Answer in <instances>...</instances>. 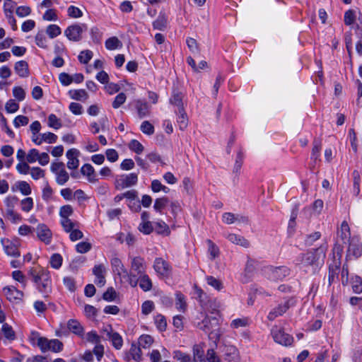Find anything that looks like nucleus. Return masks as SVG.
<instances>
[{
    "instance_id": "obj_50",
    "label": "nucleus",
    "mask_w": 362,
    "mask_h": 362,
    "mask_svg": "<svg viewBox=\"0 0 362 362\" xmlns=\"http://www.w3.org/2000/svg\"><path fill=\"white\" fill-rule=\"evenodd\" d=\"M177 309L181 311H185L187 307V303L183 294L178 293L176 294V303Z\"/></svg>"
},
{
    "instance_id": "obj_37",
    "label": "nucleus",
    "mask_w": 362,
    "mask_h": 362,
    "mask_svg": "<svg viewBox=\"0 0 362 362\" xmlns=\"http://www.w3.org/2000/svg\"><path fill=\"white\" fill-rule=\"evenodd\" d=\"M151 187L153 192H159L163 191L164 193L167 194L170 191V189L168 187L162 185L161 182L158 180H153L151 182Z\"/></svg>"
},
{
    "instance_id": "obj_2",
    "label": "nucleus",
    "mask_w": 362,
    "mask_h": 362,
    "mask_svg": "<svg viewBox=\"0 0 362 362\" xmlns=\"http://www.w3.org/2000/svg\"><path fill=\"white\" fill-rule=\"evenodd\" d=\"M32 281L35 284L37 291L44 297H47L52 291V279L49 272L42 267H32L28 272Z\"/></svg>"
},
{
    "instance_id": "obj_35",
    "label": "nucleus",
    "mask_w": 362,
    "mask_h": 362,
    "mask_svg": "<svg viewBox=\"0 0 362 362\" xmlns=\"http://www.w3.org/2000/svg\"><path fill=\"white\" fill-rule=\"evenodd\" d=\"M108 339L112 341V346L116 349H120L123 345V339L121 335L114 332L113 333H111V335L108 337Z\"/></svg>"
},
{
    "instance_id": "obj_52",
    "label": "nucleus",
    "mask_w": 362,
    "mask_h": 362,
    "mask_svg": "<svg viewBox=\"0 0 362 362\" xmlns=\"http://www.w3.org/2000/svg\"><path fill=\"white\" fill-rule=\"evenodd\" d=\"M57 136L52 132H45L43 134H41V140H42V143H47V144H54L57 140Z\"/></svg>"
},
{
    "instance_id": "obj_31",
    "label": "nucleus",
    "mask_w": 362,
    "mask_h": 362,
    "mask_svg": "<svg viewBox=\"0 0 362 362\" xmlns=\"http://www.w3.org/2000/svg\"><path fill=\"white\" fill-rule=\"evenodd\" d=\"M69 94L72 99L80 101H85L88 97L87 92L83 89L71 90Z\"/></svg>"
},
{
    "instance_id": "obj_44",
    "label": "nucleus",
    "mask_w": 362,
    "mask_h": 362,
    "mask_svg": "<svg viewBox=\"0 0 362 362\" xmlns=\"http://www.w3.org/2000/svg\"><path fill=\"white\" fill-rule=\"evenodd\" d=\"M129 354L134 361H139L141 359V346L132 344L129 349Z\"/></svg>"
},
{
    "instance_id": "obj_41",
    "label": "nucleus",
    "mask_w": 362,
    "mask_h": 362,
    "mask_svg": "<svg viewBox=\"0 0 362 362\" xmlns=\"http://www.w3.org/2000/svg\"><path fill=\"white\" fill-rule=\"evenodd\" d=\"M153 342V339L152 337L148 334L141 335L139 338V344L141 347L144 349L148 348Z\"/></svg>"
},
{
    "instance_id": "obj_14",
    "label": "nucleus",
    "mask_w": 362,
    "mask_h": 362,
    "mask_svg": "<svg viewBox=\"0 0 362 362\" xmlns=\"http://www.w3.org/2000/svg\"><path fill=\"white\" fill-rule=\"evenodd\" d=\"M222 221L226 224H232L234 223H237L238 224H247L248 223V218L247 216L230 212H226L223 214Z\"/></svg>"
},
{
    "instance_id": "obj_36",
    "label": "nucleus",
    "mask_w": 362,
    "mask_h": 362,
    "mask_svg": "<svg viewBox=\"0 0 362 362\" xmlns=\"http://www.w3.org/2000/svg\"><path fill=\"white\" fill-rule=\"evenodd\" d=\"M206 281L209 286L213 287L218 291H220L223 287L222 281L212 276H207L206 277Z\"/></svg>"
},
{
    "instance_id": "obj_19",
    "label": "nucleus",
    "mask_w": 362,
    "mask_h": 362,
    "mask_svg": "<svg viewBox=\"0 0 362 362\" xmlns=\"http://www.w3.org/2000/svg\"><path fill=\"white\" fill-rule=\"evenodd\" d=\"M1 243L3 245L4 252L7 255L13 257H19L21 255L17 244L13 243L8 239L4 238L1 240Z\"/></svg>"
},
{
    "instance_id": "obj_13",
    "label": "nucleus",
    "mask_w": 362,
    "mask_h": 362,
    "mask_svg": "<svg viewBox=\"0 0 362 362\" xmlns=\"http://www.w3.org/2000/svg\"><path fill=\"white\" fill-rule=\"evenodd\" d=\"M110 264L113 273L120 279L127 278V276H129L127 269L124 267L121 259L118 257H112L110 260Z\"/></svg>"
},
{
    "instance_id": "obj_40",
    "label": "nucleus",
    "mask_w": 362,
    "mask_h": 362,
    "mask_svg": "<svg viewBox=\"0 0 362 362\" xmlns=\"http://www.w3.org/2000/svg\"><path fill=\"white\" fill-rule=\"evenodd\" d=\"M16 187L23 195H29L31 194V188L30 185L25 181H19L16 183Z\"/></svg>"
},
{
    "instance_id": "obj_11",
    "label": "nucleus",
    "mask_w": 362,
    "mask_h": 362,
    "mask_svg": "<svg viewBox=\"0 0 362 362\" xmlns=\"http://www.w3.org/2000/svg\"><path fill=\"white\" fill-rule=\"evenodd\" d=\"M362 255V243L358 238L353 237L350 239L349 246L347 250L346 257L351 259L358 258Z\"/></svg>"
},
{
    "instance_id": "obj_18",
    "label": "nucleus",
    "mask_w": 362,
    "mask_h": 362,
    "mask_svg": "<svg viewBox=\"0 0 362 362\" xmlns=\"http://www.w3.org/2000/svg\"><path fill=\"white\" fill-rule=\"evenodd\" d=\"M79 151L76 148H71L67 151L66 156L68 159L67 168L70 170H76L79 165Z\"/></svg>"
},
{
    "instance_id": "obj_62",
    "label": "nucleus",
    "mask_w": 362,
    "mask_h": 362,
    "mask_svg": "<svg viewBox=\"0 0 362 362\" xmlns=\"http://www.w3.org/2000/svg\"><path fill=\"white\" fill-rule=\"evenodd\" d=\"M141 131L145 134L151 135L154 133V127L148 121H144L141 124Z\"/></svg>"
},
{
    "instance_id": "obj_55",
    "label": "nucleus",
    "mask_w": 362,
    "mask_h": 362,
    "mask_svg": "<svg viewBox=\"0 0 362 362\" xmlns=\"http://www.w3.org/2000/svg\"><path fill=\"white\" fill-rule=\"evenodd\" d=\"M22 211L29 212L33 207V200L31 197H27L21 201Z\"/></svg>"
},
{
    "instance_id": "obj_33",
    "label": "nucleus",
    "mask_w": 362,
    "mask_h": 362,
    "mask_svg": "<svg viewBox=\"0 0 362 362\" xmlns=\"http://www.w3.org/2000/svg\"><path fill=\"white\" fill-rule=\"evenodd\" d=\"M105 47L109 50H114L122 47V42L117 37H111L105 41Z\"/></svg>"
},
{
    "instance_id": "obj_20",
    "label": "nucleus",
    "mask_w": 362,
    "mask_h": 362,
    "mask_svg": "<svg viewBox=\"0 0 362 362\" xmlns=\"http://www.w3.org/2000/svg\"><path fill=\"white\" fill-rule=\"evenodd\" d=\"M224 237L233 244L238 245L245 248L250 246V242L242 235L230 233L224 234Z\"/></svg>"
},
{
    "instance_id": "obj_34",
    "label": "nucleus",
    "mask_w": 362,
    "mask_h": 362,
    "mask_svg": "<svg viewBox=\"0 0 362 362\" xmlns=\"http://www.w3.org/2000/svg\"><path fill=\"white\" fill-rule=\"evenodd\" d=\"M139 286L144 291H148L152 288L151 280L146 274L139 276Z\"/></svg>"
},
{
    "instance_id": "obj_38",
    "label": "nucleus",
    "mask_w": 362,
    "mask_h": 362,
    "mask_svg": "<svg viewBox=\"0 0 362 362\" xmlns=\"http://www.w3.org/2000/svg\"><path fill=\"white\" fill-rule=\"evenodd\" d=\"M46 33L50 38L53 39L62 33V30L57 25L52 24L47 27Z\"/></svg>"
},
{
    "instance_id": "obj_5",
    "label": "nucleus",
    "mask_w": 362,
    "mask_h": 362,
    "mask_svg": "<svg viewBox=\"0 0 362 362\" xmlns=\"http://www.w3.org/2000/svg\"><path fill=\"white\" fill-rule=\"evenodd\" d=\"M271 334L274 341L282 346H287L293 343V337L286 333L283 328L278 326H274L272 328Z\"/></svg>"
},
{
    "instance_id": "obj_61",
    "label": "nucleus",
    "mask_w": 362,
    "mask_h": 362,
    "mask_svg": "<svg viewBox=\"0 0 362 362\" xmlns=\"http://www.w3.org/2000/svg\"><path fill=\"white\" fill-rule=\"evenodd\" d=\"M19 108V105L14 100H9L5 105V109L8 113H14Z\"/></svg>"
},
{
    "instance_id": "obj_17",
    "label": "nucleus",
    "mask_w": 362,
    "mask_h": 362,
    "mask_svg": "<svg viewBox=\"0 0 362 362\" xmlns=\"http://www.w3.org/2000/svg\"><path fill=\"white\" fill-rule=\"evenodd\" d=\"M107 268L103 264L95 265L93 269V274L95 276V283L99 287H103L105 284V276Z\"/></svg>"
},
{
    "instance_id": "obj_42",
    "label": "nucleus",
    "mask_w": 362,
    "mask_h": 362,
    "mask_svg": "<svg viewBox=\"0 0 362 362\" xmlns=\"http://www.w3.org/2000/svg\"><path fill=\"white\" fill-rule=\"evenodd\" d=\"M173 358L180 362H192L190 355L179 350H176L173 352Z\"/></svg>"
},
{
    "instance_id": "obj_51",
    "label": "nucleus",
    "mask_w": 362,
    "mask_h": 362,
    "mask_svg": "<svg viewBox=\"0 0 362 362\" xmlns=\"http://www.w3.org/2000/svg\"><path fill=\"white\" fill-rule=\"evenodd\" d=\"M129 148L132 151L135 152L137 154H140L144 151L143 145L137 140L132 139L129 144Z\"/></svg>"
},
{
    "instance_id": "obj_21",
    "label": "nucleus",
    "mask_w": 362,
    "mask_h": 362,
    "mask_svg": "<svg viewBox=\"0 0 362 362\" xmlns=\"http://www.w3.org/2000/svg\"><path fill=\"white\" fill-rule=\"evenodd\" d=\"M289 300L285 301L283 304L279 305L269 312L267 316L268 319L272 321L276 317L282 315L289 308Z\"/></svg>"
},
{
    "instance_id": "obj_1",
    "label": "nucleus",
    "mask_w": 362,
    "mask_h": 362,
    "mask_svg": "<svg viewBox=\"0 0 362 362\" xmlns=\"http://www.w3.org/2000/svg\"><path fill=\"white\" fill-rule=\"evenodd\" d=\"M327 250V245L323 244L315 250L300 254L296 259V264L306 272L310 269L315 272L324 264Z\"/></svg>"
},
{
    "instance_id": "obj_9",
    "label": "nucleus",
    "mask_w": 362,
    "mask_h": 362,
    "mask_svg": "<svg viewBox=\"0 0 362 362\" xmlns=\"http://www.w3.org/2000/svg\"><path fill=\"white\" fill-rule=\"evenodd\" d=\"M153 269L157 274L162 277H168L171 273V267L168 262L163 258H156L153 263Z\"/></svg>"
},
{
    "instance_id": "obj_3",
    "label": "nucleus",
    "mask_w": 362,
    "mask_h": 362,
    "mask_svg": "<svg viewBox=\"0 0 362 362\" xmlns=\"http://www.w3.org/2000/svg\"><path fill=\"white\" fill-rule=\"evenodd\" d=\"M197 327L206 333L210 339L216 341L220 337L218 320L216 317L206 316L202 322L198 323Z\"/></svg>"
},
{
    "instance_id": "obj_39",
    "label": "nucleus",
    "mask_w": 362,
    "mask_h": 362,
    "mask_svg": "<svg viewBox=\"0 0 362 362\" xmlns=\"http://www.w3.org/2000/svg\"><path fill=\"white\" fill-rule=\"evenodd\" d=\"M255 270V265L252 260H248L246 263L245 272H244V278L245 279H242V281L244 283H247L248 281L249 278L251 276V274Z\"/></svg>"
},
{
    "instance_id": "obj_8",
    "label": "nucleus",
    "mask_w": 362,
    "mask_h": 362,
    "mask_svg": "<svg viewBox=\"0 0 362 362\" xmlns=\"http://www.w3.org/2000/svg\"><path fill=\"white\" fill-rule=\"evenodd\" d=\"M39 347L42 352H46L47 351L59 352L62 350L63 344L58 339H54L49 340L44 337L43 339H40Z\"/></svg>"
},
{
    "instance_id": "obj_58",
    "label": "nucleus",
    "mask_w": 362,
    "mask_h": 362,
    "mask_svg": "<svg viewBox=\"0 0 362 362\" xmlns=\"http://www.w3.org/2000/svg\"><path fill=\"white\" fill-rule=\"evenodd\" d=\"M73 208L71 205H64L62 206L59 210L61 219L69 218V217L73 214Z\"/></svg>"
},
{
    "instance_id": "obj_53",
    "label": "nucleus",
    "mask_w": 362,
    "mask_h": 362,
    "mask_svg": "<svg viewBox=\"0 0 362 362\" xmlns=\"http://www.w3.org/2000/svg\"><path fill=\"white\" fill-rule=\"evenodd\" d=\"M247 325H248V320L246 317L235 319L230 323V327L233 329H238L240 327H245Z\"/></svg>"
},
{
    "instance_id": "obj_26",
    "label": "nucleus",
    "mask_w": 362,
    "mask_h": 362,
    "mask_svg": "<svg viewBox=\"0 0 362 362\" xmlns=\"http://www.w3.org/2000/svg\"><path fill=\"white\" fill-rule=\"evenodd\" d=\"M226 359L229 362H238L239 360L238 351L233 346H226L225 348Z\"/></svg>"
},
{
    "instance_id": "obj_30",
    "label": "nucleus",
    "mask_w": 362,
    "mask_h": 362,
    "mask_svg": "<svg viewBox=\"0 0 362 362\" xmlns=\"http://www.w3.org/2000/svg\"><path fill=\"white\" fill-rule=\"evenodd\" d=\"M194 290L196 298L199 301L201 305L209 310L208 305L206 303V300L207 298L206 293L197 285H194Z\"/></svg>"
},
{
    "instance_id": "obj_45",
    "label": "nucleus",
    "mask_w": 362,
    "mask_h": 362,
    "mask_svg": "<svg viewBox=\"0 0 362 362\" xmlns=\"http://www.w3.org/2000/svg\"><path fill=\"white\" fill-rule=\"evenodd\" d=\"M49 262L52 268L58 269L62 266V257L58 253L53 254L51 256Z\"/></svg>"
},
{
    "instance_id": "obj_4",
    "label": "nucleus",
    "mask_w": 362,
    "mask_h": 362,
    "mask_svg": "<svg viewBox=\"0 0 362 362\" xmlns=\"http://www.w3.org/2000/svg\"><path fill=\"white\" fill-rule=\"evenodd\" d=\"M342 247L339 245H335L333 248L334 264L329 267L328 285L330 286L338 276L341 264Z\"/></svg>"
},
{
    "instance_id": "obj_46",
    "label": "nucleus",
    "mask_w": 362,
    "mask_h": 362,
    "mask_svg": "<svg viewBox=\"0 0 362 362\" xmlns=\"http://www.w3.org/2000/svg\"><path fill=\"white\" fill-rule=\"evenodd\" d=\"M61 224L64 230L66 233H69L75 228V227L77 225V223L71 221L69 218H62L61 219Z\"/></svg>"
},
{
    "instance_id": "obj_63",
    "label": "nucleus",
    "mask_w": 362,
    "mask_h": 362,
    "mask_svg": "<svg viewBox=\"0 0 362 362\" xmlns=\"http://www.w3.org/2000/svg\"><path fill=\"white\" fill-rule=\"evenodd\" d=\"M127 97L124 93H119L112 102V107L115 109L119 108L126 101Z\"/></svg>"
},
{
    "instance_id": "obj_32",
    "label": "nucleus",
    "mask_w": 362,
    "mask_h": 362,
    "mask_svg": "<svg viewBox=\"0 0 362 362\" xmlns=\"http://www.w3.org/2000/svg\"><path fill=\"white\" fill-rule=\"evenodd\" d=\"M337 233H338V235L343 240L350 239V236H351L350 228H349L348 223L346 221H344L341 223L340 229L338 230Z\"/></svg>"
},
{
    "instance_id": "obj_22",
    "label": "nucleus",
    "mask_w": 362,
    "mask_h": 362,
    "mask_svg": "<svg viewBox=\"0 0 362 362\" xmlns=\"http://www.w3.org/2000/svg\"><path fill=\"white\" fill-rule=\"evenodd\" d=\"M3 291L6 298L10 301L19 300L23 296V292L20 291L13 286L4 287Z\"/></svg>"
},
{
    "instance_id": "obj_6",
    "label": "nucleus",
    "mask_w": 362,
    "mask_h": 362,
    "mask_svg": "<svg viewBox=\"0 0 362 362\" xmlns=\"http://www.w3.org/2000/svg\"><path fill=\"white\" fill-rule=\"evenodd\" d=\"M138 182V175L135 173L123 174L115 179V187L118 189H124L135 185Z\"/></svg>"
},
{
    "instance_id": "obj_29",
    "label": "nucleus",
    "mask_w": 362,
    "mask_h": 362,
    "mask_svg": "<svg viewBox=\"0 0 362 362\" xmlns=\"http://www.w3.org/2000/svg\"><path fill=\"white\" fill-rule=\"evenodd\" d=\"M177 122L181 130H185L188 125V117L184 108L178 110Z\"/></svg>"
},
{
    "instance_id": "obj_48",
    "label": "nucleus",
    "mask_w": 362,
    "mask_h": 362,
    "mask_svg": "<svg viewBox=\"0 0 362 362\" xmlns=\"http://www.w3.org/2000/svg\"><path fill=\"white\" fill-rule=\"evenodd\" d=\"M182 98L183 95L181 93H174L170 98V103L177 106L178 110L183 108Z\"/></svg>"
},
{
    "instance_id": "obj_59",
    "label": "nucleus",
    "mask_w": 362,
    "mask_h": 362,
    "mask_svg": "<svg viewBox=\"0 0 362 362\" xmlns=\"http://www.w3.org/2000/svg\"><path fill=\"white\" fill-rule=\"evenodd\" d=\"M30 175L33 179L38 180L45 177V170L39 167H33L30 170Z\"/></svg>"
},
{
    "instance_id": "obj_54",
    "label": "nucleus",
    "mask_w": 362,
    "mask_h": 362,
    "mask_svg": "<svg viewBox=\"0 0 362 362\" xmlns=\"http://www.w3.org/2000/svg\"><path fill=\"white\" fill-rule=\"evenodd\" d=\"M36 45L41 48L47 47V39L43 31L38 32L35 35Z\"/></svg>"
},
{
    "instance_id": "obj_23",
    "label": "nucleus",
    "mask_w": 362,
    "mask_h": 362,
    "mask_svg": "<svg viewBox=\"0 0 362 362\" xmlns=\"http://www.w3.org/2000/svg\"><path fill=\"white\" fill-rule=\"evenodd\" d=\"M67 327L69 331L74 334L80 337L81 338L84 337V328L82 325L76 320H69L67 322Z\"/></svg>"
},
{
    "instance_id": "obj_64",
    "label": "nucleus",
    "mask_w": 362,
    "mask_h": 362,
    "mask_svg": "<svg viewBox=\"0 0 362 362\" xmlns=\"http://www.w3.org/2000/svg\"><path fill=\"white\" fill-rule=\"evenodd\" d=\"M206 362H221V359L213 349H208Z\"/></svg>"
},
{
    "instance_id": "obj_27",
    "label": "nucleus",
    "mask_w": 362,
    "mask_h": 362,
    "mask_svg": "<svg viewBox=\"0 0 362 362\" xmlns=\"http://www.w3.org/2000/svg\"><path fill=\"white\" fill-rule=\"evenodd\" d=\"M193 362H206L204 358V351L201 344H195L192 349Z\"/></svg>"
},
{
    "instance_id": "obj_10",
    "label": "nucleus",
    "mask_w": 362,
    "mask_h": 362,
    "mask_svg": "<svg viewBox=\"0 0 362 362\" xmlns=\"http://www.w3.org/2000/svg\"><path fill=\"white\" fill-rule=\"evenodd\" d=\"M132 275L140 276L146 274L145 260L141 257H135L131 261V269L129 273Z\"/></svg>"
},
{
    "instance_id": "obj_56",
    "label": "nucleus",
    "mask_w": 362,
    "mask_h": 362,
    "mask_svg": "<svg viewBox=\"0 0 362 362\" xmlns=\"http://www.w3.org/2000/svg\"><path fill=\"white\" fill-rule=\"evenodd\" d=\"M84 337L87 341L98 344L100 341V337L97 334L95 331H91L88 332Z\"/></svg>"
},
{
    "instance_id": "obj_28",
    "label": "nucleus",
    "mask_w": 362,
    "mask_h": 362,
    "mask_svg": "<svg viewBox=\"0 0 362 362\" xmlns=\"http://www.w3.org/2000/svg\"><path fill=\"white\" fill-rule=\"evenodd\" d=\"M135 107L140 118H143L149 115V106L146 102L138 100L135 103Z\"/></svg>"
},
{
    "instance_id": "obj_43",
    "label": "nucleus",
    "mask_w": 362,
    "mask_h": 362,
    "mask_svg": "<svg viewBox=\"0 0 362 362\" xmlns=\"http://www.w3.org/2000/svg\"><path fill=\"white\" fill-rule=\"evenodd\" d=\"M48 126L54 129H59L62 124L60 119L54 114H51L48 117Z\"/></svg>"
},
{
    "instance_id": "obj_60",
    "label": "nucleus",
    "mask_w": 362,
    "mask_h": 362,
    "mask_svg": "<svg viewBox=\"0 0 362 362\" xmlns=\"http://www.w3.org/2000/svg\"><path fill=\"white\" fill-rule=\"evenodd\" d=\"M40 152L35 148L30 149L26 155V160L29 163H35L37 160Z\"/></svg>"
},
{
    "instance_id": "obj_16",
    "label": "nucleus",
    "mask_w": 362,
    "mask_h": 362,
    "mask_svg": "<svg viewBox=\"0 0 362 362\" xmlns=\"http://www.w3.org/2000/svg\"><path fill=\"white\" fill-rule=\"evenodd\" d=\"M37 236L42 242L46 245L50 244L52 238V233L50 229L45 224H39L36 228Z\"/></svg>"
},
{
    "instance_id": "obj_57",
    "label": "nucleus",
    "mask_w": 362,
    "mask_h": 362,
    "mask_svg": "<svg viewBox=\"0 0 362 362\" xmlns=\"http://www.w3.org/2000/svg\"><path fill=\"white\" fill-rule=\"evenodd\" d=\"M18 198L15 196H8L4 199L6 207V211L13 210L16 204L18 203Z\"/></svg>"
},
{
    "instance_id": "obj_24",
    "label": "nucleus",
    "mask_w": 362,
    "mask_h": 362,
    "mask_svg": "<svg viewBox=\"0 0 362 362\" xmlns=\"http://www.w3.org/2000/svg\"><path fill=\"white\" fill-rule=\"evenodd\" d=\"M14 69H15L16 73L20 77L27 78L29 76L28 64L24 60L17 62L15 64Z\"/></svg>"
},
{
    "instance_id": "obj_15",
    "label": "nucleus",
    "mask_w": 362,
    "mask_h": 362,
    "mask_svg": "<svg viewBox=\"0 0 362 362\" xmlns=\"http://www.w3.org/2000/svg\"><path fill=\"white\" fill-rule=\"evenodd\" d=\"M83 28L80 25H72L64 30L65 36L71 41L78 42L82 38Z\"/></svg>"
},
{
    "instance_id": "obj_47",
    "label": "nucleus",
    "mask_w": 362,
    "mask_h": 362,
    "mask_svg": "<svg viewBox=\"0 0 362 362\" xmlns=\"http://www.w3.org/2000/svg\"><path fill=\"white\" fill-rule=\"evenodd\" d=\"M206 243L208 244V251L211 256V259H214L218 256L219 249L211 240H207Z\"/></svg>"
},
{
    "instance_id": "obj_25",
    "label": "nucleus",
    "mask_w": 362,
    "mask_h": 362,
    "mask_svg": "<svg viewBox=\"0 0 362 362\" xmlns=\"http://www.w3.org/2000/svg\"><path fill=\"white\" fill-rule=\"evenodd\" d=\"M81 173L87 177L90 182L98 181L93 167L88 163L84 164L81 168Z\"/></svg>"
},
{
    "instance_id": "obj_12",
    "label": "nucleus",
    "mask_w": 362,
    "mask_h": 362,
    "mask_svg": "<svg viewBox=\"0 0 362 362\" xmlns=\"http://www.w3.org/2000/svg\"><path fill=\"white\" fill-rule=\"evenodd\" d=\"M290 274V270L286 267L270 268L268 272V279L273 281H281Z\"/></svg>"
},
{
    "instance_id": "obj_7",
    "label": "nucleus",
    "mask_w": 362,
    "mask_h": 362,
    "mask_svg": "<svg viewBox=\"0 0 362 362\" xmlns=\"http://www.w3.org/2000/svg\"><path fill=\"white\" fill-rule=\"evenodd\" d=\"M51 171L56 175V182L59 185H64L69 179V173L66 171L62 162H54L50 166Z\"/></svg>"
},
{
    "instance_id": "obj_49",
    "label": "nucleus",
    "mask_w": 362,
    "mask_h": 362,
    "mask_svg": "<svg viewBox=\"0 0 362 362\" xmlns=\"http://www.w3.org/2000/svg\"><path fill=\"white\" fill-rule=\"evenodd\" d=\"M93 56V52L88 49L81 51L78 55V60L82 64H88Z\"/></svg>"
}]
</instances>
